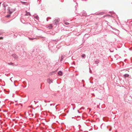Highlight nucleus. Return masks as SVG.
I'll return each instance as SVG.
<instances>
[{
	"label": "nucleus",
	"instance_id": "nucleus-31",
	"mask_svg": "<svg viewBox=\"0 0 132 132\" xmlns=\"http://www.w3.org/2000/svg\"><path fill=\"white\" fill-rule=\"evenodd\" d=\"M53 41H56V42H57V40H53Z\"/></svg>",
	"mask_w": 132,
	"mask_h": 132
},
{
	"label": "nucleus",
	"instance_id": "nucleus-10",
	"mask_svg": "<svg viewBox=\"0 0 132 132\" xmlns=\"http://www.w3.org/2000/svg\"><path fill=\"white\" fill-rule=\"evenodd\" d=\"M64 57V56L63 55L61 56V59L60 60L61 61H62L63 60V59Z\"/></svg>",
	"mask_w": 132,
	"mask_h": 132
},
{
	"label": "nucleus",
	"instance_id": "nucleus-22",
	"mask_svg": "<svg viewBox=\"0 0 132 132\" xmlns=\"http://www.w3.org/2000/svg\"><path fill=\"white\" fill-rule=\"evenodd\" d=\"M107 22V24L108 25V26H109V27H111V28H112V26H110V25H109V24H108V23H109L108 22Z\"/></svg>",
	"mask_w": 132,
	"mask_h": 132
},
{
	"label": "nucleus",
	"instance_id": "nucleus-19",
	"mask_svg": "<svg viewBox=\"0 0 132 132\" xmlns=\"http://www.w3.org/2000/svg\"><path fill=\"white\" fill-rule=\"evenodd\" d=\"M52 24H50V26H49V27L50 28H52Z\"/></svg>",
	"mask_w": 132,
	"mask_h": 132
},
{
	"label": "nucleus",
	"instance_id": "nucleus-45",
	"mask_svg": "<svg viewBox=\"0 0 132 132\" xmlns=\"http://www.w3.org/2000/svg\"><path fill=\"white\" fill-rule=\"evenodd\" d=\"M77 120H78V119H77Z\"/></svg>",
	"mask_w": 132,
	"mask_h": 132
},
{
	"label": "nucleus",
	"instance_id": "nucleus-2",
	"mask_svg": "<svg viewBox=\"0 0 132 132\" xmlns=\"http://www.w3.org/2000/svg\"><path fill=\"white\" fill-rule=\"evenodd\" d=\"M47 80L48 83L50 84L53 82V80L52 79H50L49 78Z\"/></svg>",
	"mask_w": 132,
	"mask_h": 132
},
{
	"label": "nucleus",
	"instance_id": "nucleus-48",
	"mask_svg": "<svg viewBox=\"0 0 132 132\" xmlns=\"http://www.w3.org/2000/svg\"><path fill=\"white\" fill-rule=\"evenodd\" d=\"M91 83H93V82H91Z\"/></svg>",
	"mask_w": 132,
	"mask_h": 132
},
{
	"label": "nucleus",
	"instance_id": "nucleus-16",
	"mask_svg": "<svg viewBox=\"0 0 132 132\" xmlns=\"http://www.w3.org/2000/svg\"><path fill=\"white\" fill-rule=\"evenodd\" d=\"M59 21V20H58V19H55L54 20V22H58Z\"/></svg>",
	"mask_w": 132,
	"mask_h": 132
},
{
	"label": "nucleus",
	"instance_id": "nucleus-18",
	"mask_svg": "<svg viewBox=\"0 0 132 132\" xmlns=\"http://www.w3.org/2000/svg\"><path fill=\"white\" fill-rule=\"evenodd\" d=\"M56 72V71H53L52 72V75L54 74L55 73V72Z\"/></svg>",
	"mask_w": 132,
	"mask_h": 132
},
{
	"label": "nucleus",
	"instance_id": "nucleus-29",
	"mask_svg": "<svg viewBox=\"0 0 132 132\" xmlns=\"http://www.w3.org/2000/svg\"><path fill=\"white\" fill-rule=\"evenodd\" d=\"M111 130V128H110L109 129V131H110Z\"/></svg>",
	"mask_w": 132,
	"mask_h": 132
},
{
	"label": "nucleus",
	"instance_id": "nucleus-35",
	"mask_svg": "<svg viewBox=\"0 0 132 132\" xmlns=\"http://www.w3.org/2000/svg\"><path fill=\"white\" fill-rule=\"evenodd\" d=\"M78 112L79 113H80V112H79V111L78 110Z\"/></svg>",
	"mask_w": 132,
	"mask_h": 132
},
{
	"label": "nucleus",
	"instance_id": "nucleus-24",
	"mask_svg": "<svg viewBox=\"0 0 132 132\" xmlns=\"http://www.w3.org/2000/svg\"><path fill=\"white\" fill-rule=\"evenodd\" d=\"M65 23L66 25H68L69 24V23L67 22H66Z\"/></svg>",
	"mask_w": 132,
	"mask_h": 132
},
{
	"label": "nucleus",
	"instance_id": "nucleus-34",
	"mask_svg": "<svg viewBox=\"0 0 132 132\" xmlns=\"http://www.w3.org/2000/svg\"><path fill=\"white\" fill-rule=\"evenodd\" d=\"M2 3L1 2H0V6H1V4Z\"/></svg>",
	"mask_w": 132,
	"mask_h": 132
},
{
	"label": "nucleus",
	"instance_id": "nucleus-27",
	"mask_svg": "<svg viewBox=\"0 0 132 132\" xmlns=\"http://www.w3.org/2000/svg\"><path fill=\"white\" fill-rule=\"evenodd\" d=\"M107 16V15H106L105 16ZM107 16H110V17H111L112 16L111 15H107Z\"/></svg>",
	"mask_w": 132,
	"mask_h": 132
},
{
	"label": "nucleus",
	"instance_id": "nucleus-14",
	"mask_svg": "<svg viewBox=\"0 0 132 132\" xmlns=\"http://www.w3.org/2000/svg\"><path fill=\"white\" fill-rule=\"evenodd\" d=\"M58 23V22H54L53 24H54V25H56Z\"/></svg>",
	"mask_w": 132,
	"mask_h": 132
},
{
	"label": "nucleus",
	"instance_id": "nucleus-1",
	"mask_svg": "<svg viewBox=\"0 0 132 132\" xmlns=\"http://www.w3.org/2000/svg\"><path fill=\"white\" fill-rule=\"evenodd\" d=\"M80 15L81 16H86V13L85 11H83L80 14Z\"/></svg>",
	"mask_w": 132,
	"mask_h": 132
},
{
	"label": "nucleus",
	"instance_id": "nucleus-38",
	"mask_svg": "<svg viewBox=\"0 0 132 132\" xmlns=\"http://www.w3.org/2000/svg\"><path fill=\"white\" fill-rule=\"evenodd\" d=\"M14 85H15V86H16V85L15 84H14Z\"/></svg>",
	"mask_w": 132,
	"mask_h": 132
},
{
	"label": "nucleus",
	"instance_id": "nucleus-25",
	"mask_svg": "<svg viewBox=\"0 0 132 132\" xmlns=\"http://www.w3.org/2000/svg\"><path fill=\"white\" fill-rule=\"evenodd\" d=\"M3 38L2 37H0V40H2Z\"/></svg>",
	"mask_w": 132,
	"mask_h": 132
},
{
	"label": "nucleus",
	"instance_id": "nucleus-33",
	"mask_svg": "<svg viewBox=\"0 0 132 132\" xmlns=\"http://www.w3.org/2000/svg\"><path fill=\"white\" fill-rule=\"evenodd\" d=\"M89 72H90V73H91V72H92V71H89Z\"/></svg>",
	"mask_w": 132,
	"mask_h": 132
},
{
	"label": "nucleus",
	"instance_id": "nucleus-28",
	"mask_svg": "<svg viewBox=\"0 0 132 132\" xmlns=\"http://www.w3.org/2000/svg\"><path fill=\"white\" fill-rule=\"evenodd\" d=\"M51 44V43H50L49 44H48V47H49L50 46V44Z\"/></svg>",
	"mask_w": 132,
	"mask_h": 132
},
{
	"label": "nucleus",
	"instance_id": "nucleus-30",
	"mask_svg": "<svg viewBox=\"0 0 132 132\" xmlns=\"http://www.w3.org/2000/svg\"><path fill=\"white\" fill-rule=\"evenodd\" d=\"M48 18H49V19H51V17H48Z\"/></svg>",
	"mask_w": 132,
	"mask_h": 132
},
{
	"label": "nucleus",
	"instance_id": "nucleus-46",
	"mask_svg": "<svg viewBox=\"0 0 132 132\" xmlns=\"http://www.w3.org/2000/svg\"><path fill=\"white\" fill-rule=\"evenodd\" d=\"M91 83H93V82H91Z\"/></svg>",
	"mask_w": 132,
	"mask_h": 132
},
{
	"label": "nucleus",
	"instance_id": "nucleus-23",
	"mask_svg": "<svg viewBox=\"0 0 132 132\" xmlns=\"http://www.w3.org/2000/svg\"><path fill=\"white\" fill-rule=\"evenodd\" d=\"M29 38V39L30 40H33L36 39V38Z\"/></svg>",
	"mask_w": 132,
	"mask_h": 132
},
{
	"label": "nucleus",
	"instance_id": "nucleus-44",
	"mask_svg": "<svg viewBox=\"0 0 132 132\" xmlns=\"http://www.w3.org/2000/svg\"><path fill=\"white\" fill-rule=\"evenodd\" d=\"M73 1H74V2H75V1H74V0H73Z\"/></svg>",
	"mask_w": 132,
	"mask_h": 132
},
{
	"label": "nucleus",
	"instance_id": "nucleus-47",
	"mask_svg": "<svg viewBox=\"0 0 132 132\" xmlns=\"http://www.w3.org/2000/svg\"><path fill=\"white\" fill-rule=\"evenodd\" d=\"M91 83H93V82H91Z\"/></svg>",
	"mask_w": 132,
	"mask_h": 132
},
{
	"label": "nucleus",
	"instance_id": "nucleus-12",
	"mask_svg": "<svg viewBox=\"0 0 132 132\" xmlns=\"http://www.w3.org/2000/svg\"><path fill=\"white\" fill-rule=\"evenodd\" d=\"M8 64L9 65H12L13 66V65H14V64L11 62L10 63H8Z\"/></svg>",
	"mask_w": 132,
	"mask_h": 132
},
{
	"label": "nucleus",
	"instance_id": "nucleus-43",
	"mask_svg": "<svg viewBox=\"0 0 132 132\" xmlns=\"http://www.w3.org/2000/svg\"><path fill=\"white\" fill-rule=\"evenodd\" d=\"M76 3V4H77V3Z\"/></svg>",
	"mask_w": 132,
	"mask_h": 132
},
{
	"label": "nucleus",
	"instance_id": "nucleus-8",
	"mask_svg": "<svg viewBox=\"0 0 132 132\" xmlns=\"http://www.w3.org/2000/svg\"><path fill=\"white\" fill-rule=\"evenodd\" d=\"M99 63V60H98L95 61V64H97Z\"/></svg>",
	"mask_w": 132,
	"mask_h": 132
},
{
	"label": "nucleus",
	"instance_id": "nucleus-5",
	"mask_svg": "<svg viewBox=\"0 0 132 132\" xmlns=\"http://www.w3.org/2000/svg\"><path fill=\"white\" fill-rule=\"evenodd\" d=\"M123 77L125 78H126V77H128L129 76V75L128 74H125L123 75Z\"/></svg>",
	"mask_w": 132,
	"mask_h": 132
},
{
	"label": "nucleus",
	"instance_id": "nucleus-9",
	"mask_svg": "<svg viewBox=\"0 0 132 132\" xmlns=\"http://www.w3.org/2000/svg\"><path fill=\"white\" fill-rule=\"evenodd\" d=\"M85 54H83L81 55V57L82 58L85 59Z\"/></svg>",
	"mask_w": 132,
	"mask_h": 132
},
{
	"label": "nucleus",
	"instance_id": "nucleus-26",
	"mask_svg": "<svg viewBox=\"0 0 132 132\" xmlns=\"http://www.w3.org/2000/svg\"><path fill=\"white\" fill-rule=\"evenodd\" d=\"M77 6L76 5L75 6V9L76 10L77 9Z\"/></svg>",
	"mask_w": 132,
	"mask_h": 132
},
{
	"label": "nucleus",
	"instance_id": "nucleus-42",
	"mask_svg": "<svg viewBox=\"0 0 132 132\" xmlns=\"http://www.w3.org/2000/svg\"><path fill=\"white\" fill-rule=\"evenodd\" d=\"M102 125V124L101 125V126Z\"/></svg>",
	"mask_w": 132,
	"mask_h": 132
},
{
	"label": "nucleus",
	"instance_id": "nucleus-40",
	"mask_svg": "<svg viewBox=\"0 0 132 132\" xmlns=\"http://www.w3.org/2000/svg\"><path fill=\"white\" fill-rule=\"evenodd\" d=\"M34 102H35H35H35V101H34Z\"/></svg>",
	"mask_w": 132,
	"mask_h": 132
},
{
	"label": "nucleus",
	"instance_id": "nucleus-13",
	"mask_svg": "<svg viewBox=\"0 0 132 132\" xmlns=\"http://www.w3.org/2000/svg\"><path fill=\"white\" fill-rule=\"evenodd\" d=\"M103 12H101V13H100L99 14L98 13L96 14V15H102V14H103Z\"/></svg>",
	"mask_w": 132,
	"mask_h": 132
},
{
	"label": "nucleus",
	"instance_id": "nucleus-41",
	"mask_svg": "<svg viewBox=\"0 0 132 132\" xmlns=\"http://www.w3.org/2000/svg\"><path fill=\"white\" fill-rule=\"evenodd\" d=\"M82 81H84V80H82Z\"/></svg>",
	"mask_w": 132,
	"mask_h": 132
},
{
	"label": "nucleus",
	"instance_id": "nucleus-4",
	"mask_svg": "<svg viewBox=\"0 0 132 132\" xmlns=\"http://www.w3.org/2000/svg\"><path fill=\"white\" fill-rule=\"evenodd\" d=\"M58 75L61 76L62 75L63 73L61 71H59L58 72Z\"/></svg>",
	"mask_w": 132,
	"mask_h": 132
},
{
	"label": "nucleus",
	"instance_id": "nucleus-15",
	"mask_svg": "<svg viewBox=\"0 0 132 132\" xmlns=\"http://www.w3.org/2000/svg\"><path fill=\"white\" fill-rule=\"evenodd\" d=\"M20 2L22 4H25V3H26V2H22V1H21Z\"/></svg>",
	"mask_w": 132,
	"mask_h": 132
},
{
	"label": "nucleus",
	"instance_id": "nucleus-37",
	"mask_svg": "<svg viewBox=\"0 0 132 132\" xmlns=\"http://www.w3.org/2000/svg\"><path fill=\"white\" fill-rule=\"evenodd\" d=\"M17 105V104H15V105Z\"/></svg>",
	"mask_w": 132,
	"mask_h": 132
},
{
	"label": "nucleus",
	"instance_id": "nucleus-39",
	"mask_svg": "<svg viewBox=\"0 0 132 132\" xmlns=\"http://www.w3.org/2000/svg\"><path fill=\"white\" fill-rule=\"evenodd\" d=\"M74 109H75V108H73V110H74Z\"/></svg>",
	"mask_w": 132,
	"mask_h": 132
},
{
	"label": "nucleus",
	"instance_id": "nucleus-36",
	"mask_svg": "<svg viewBox=\"0 0 132 132\" xmlns=\"http://www.w3.org/2000/svg\"><path fill=\"white\" fill-rule=\"evenodd\" d=\"M52 105V104H50V105H51V106Z\"/></svg>",
	"mask_w": 132,
	"mask_h": 132
},
{
	"label": "nucleus",
	"instance_id": "nucleus-3",
	"mask_svg": "<svg viewBox=\"0 0 132 132\" xmlns=\"http://www.w3.org/2000/svg\"><path fill=\"white\" fill-rule=\"evenodd\" d=\"M12 56L15 59H18V56L16 54H13Z\"/></svg>",
	"mask_w": 132,
	"mask_h": 132
},
{
	"label": "nucleus",
	"instance_id": "nucleus-49",
	"mask_svg": "<svg viewBox=\"0 0 132 132\" xmlns=\"http://www.w3.org/2000/svg\"><path fill=\"white\" fill-rule=\"evenodd\" d=\"M41 37L43 38V37Z\"/></svg>",
	"mask_w": 132,
	"mask_h": 132
},
{
	"label": "nucleus",
	"instance_id": "nucleus-6",
	"mask_svg": "<svg viewBox=\"0 0 132 132\" xmlns=\"http://www.w3.org/2000/svg\"><path fill=\"white\" fill-rule=\"evenodd\" d=\"M4 32L3 30H0V35H2Z\"/></svg>",
	"mask_w": 132,
	"mask_h": 132
},
{
	"label": "nucleus",
	"instance_id": "nucleus-11",
	"mask_svg": "<svg viewBox=\"0 0 132 132\" xmlns=\"http://www.w3.org/2000/svg\"><path fill=\"white\" fill-rule=\"evenodd\" d=\"M34 18L37 20H38L39 19V17L38 16H35Z\"/></svg>",
	"mask_w": 132,
	"mask_h": 132
},
{
	"label": "nucleus",
	"instance_id": "nucleus-17",
	"mask_svg": "<svg viewBox=\"0 0 132 132\" xmlns=\"http://www.w3.org/2000/svg\"><path fill=\"white\" fill-rule=\"evenodd\" d=\"M30 15V14L29 12H28L25 15Z\"/></svg>",
	"mask_w": 132,
	"mask_h": 132
},
{
	"label": "nucleus",
	"instance_id": "nucleus-7",
	"mask_svg": "<svg viewBox=\"0 0 132 132\" xmlns=\"http://www.w3.org/2000/svg\"><path fill=\"white\" fill-rule=\"evenodd\" d=\"M10 7H8V8L7 9V10H8V11L9 12V13L10 14H11L12 13V11H11L10 9Z\"/></svg>",
	"mask_w": 132,
	"mask_h": 132
},
{
	"label": "nucleus",
	"instance_id": "nucleus-21",
	"mask_svg": "<svg viewBox=\"0 0 132 132\" xmlns=\"http://www.w3.org/2000/svg\"><path fill=\"white\" fill-rule=\"evenodd\" d=\"M10 16V14H8V15H7L6 16V17L7 18H9Z\"/></svg>",
	"mask_w": 132,
	"mask_h": 132
},
{
	"label": "nucleus",
	"instance_id": "nucleus-32",
	"mask_svg": "<svg viewBox=\"0 0 132 132\" xmlns=\"http://www.w3.org/2000/svg\"><path fill=\"white\" fill-rule=\"evenodd\" d=\"M12 78H10V80L12 81V80H11V79Z\"/></svg>",
	"mask_w": 132,
	"mask_h": 132
},
{
	"label": "nucleus",
	"instance_id": "nucleus-20",
	"mask_svg": "<svg viewBox=\"0 0 132 132\" xmlns=\"http://www.w3.org/2000/svg\"><path fill=\"white\" fill-rule=\"evenodd\" d=\"M3 6L4 7V9H5V7H6V6L4 4V3H3Z\"/></svg>",
	"mask_w": 132,
	"mask_h": 132
},
{
	"label": "nucleus",
	"instance_id": "nucleus-50",
	"mask_svg": "<svg viewBox=\"0 0 132 132\" xmlns=\"http://www.w3.org/2000/svg\"><path fill=\"white\" fill-rule=\"evenodd\" d=\"M0 80H1V79H0Z\"/></svg>",
	"mask_w": 132,
	"mask_h": 132
}]
</instances>
